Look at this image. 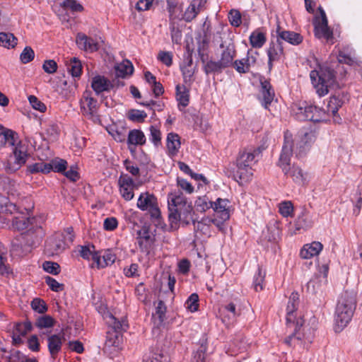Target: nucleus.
Returning a JSON list of instances; mask_svg holds the SVG:
<instances>
[{
  "label": "nucleus",
  "instance_id": "bb28decb",
  "mask_svg": "<svg viewBox=\"0 0 362 362\" xmlns=\"http://www.w3.org/2000/svg\"><path fill=\"white\" fill-rule=\"evenodd\" d=\"M91 87L97 95L109 91L112 88L113 85L110 80L103 76H95L92 78Z\"/></svg>",
  "mask_w": 362,
  "mask_h": 362
},
{
  "label": "nucleus",
  "instance_id": "a878e982",
  "mask_svg": "<svg viewBox=\"0 0 362 362\" xmlns=\"http://www.w3.org/2000/svg\"><path fill=\"white\" fill-rule=\"evenodd\" d=\"M166 146L168 156H176L181 147L180 136L176 133H168L166 138Z\"/></svg>",
  "mask_w": 362,
  "mask_h": 362
},
{
  "label": "nucleus",
  "instance_id": "f8f14e48",
  "mask_svg": "<svg viewBox=\"0 0 362 362\" xmlns=\"http://www.w3.org/2000/svg\"><path fill=\"white\" fill-rule=\"evenodd\" d=\"M257 52L249 49L246 57L240 59L235 60L232 66L240 74L249 73L251 68L254 67L257 64Z\"/></svg>",
  "mask_w": 362,
  "mask_h": 362
},
{
  "label": "nucleus",
  "instance_id": "a18cd8bd",
  "mask_svg": "<svg viewBox=\"0 0 362 362\" xmlns=\"http://www.w3.org/2000/svg\"><path fill=\"white\" fill-rule=\"evenodd\" d=\"M168 11L169 12L170 23L175 22L180 19L179 14L181 12V7L177 4V0H170L167 1Z\"/></svg>",
  "mask_w": 362,
  "mask_h": 362
},
{
  "label": "nucleus",
  "instance_id": "b1692460",
  "mask_svg": "<svg viewBox=\"0 0 362 362\" xmlns=\"http://www.w3.org/2000/svg\"><path fill=\"white\" fill-rule=\"evenodd\" d=\"M137 243L141 252H149L153 243V238L146 228H142L137 232Z\"/></svg>",
  "mask_w": 362,
  "mask_h": 362
},
{
  "label": "nucleus",
  "instance_id": "052dcab7",
  "mask_svg": "<svg viewBox=\"0 0 362 362\" xmlns=\"http://www.w3.org/2000/svg\"><path fill=\"white\" fill-rule=\"evenodd\" d=\"M3 357L6 358L7 362H21L25 356L19 351L13 349Z\"/></svg>",
  "mask_w": 362,
  "mask_h": 362
},
{
  "label": "nucleus",
  "instance_id": "6e6552de",
  "mask_svg": "<svg viewBox=\"0 0 362 362\" xmlns=\"http://www.w3.org/2000/svg\"><path fill=\"white\" fill-rule=\"evenodd\" d=\"M29 157L26 148L18 144L12 148L11 153L7 156L4 162V168L7 173H14L24 165Z\"/></svg>",
  "mask_w": 362,
  "mask_h": 362
},
{
  "label": "nucleus",
  "instance_id": "680f3d73",
  "mask_svg": "<svg viewBox=\"0 0 362 362\" xmlns=\"http://www.w3.org/2000/svg\"><path fill=\"white\" fill-rule=\"evenodd\" d=\"M45 280L47 285L53 291L59 292L64 289V284H59L56 279L51 276H46Z\"/></svg>",
  "mask_w": 362,
  "mask_h": 362
},
{
  "label": "nucleus",
  "instance_id": "49530a36",
  "mask_svg": "<svg viewBox=\"0 0 362 362\" xmlns=\"http://www.w3.org/2000/svg\"><path fill=\"white\" fill-rule=\"evenodd\" d=\"M49 166V173L52 170L56 173H64L67 168V162L62 158H55L47 163Z\"/></svg>",
  "mask_w": 362,
  "mask_h": 362
},
{
  "label": "nucleus",
  "instance_id": "9d476101",
  "mask_svg": "<svg viewBox=\"0 0 362 362\" xmlns=\"http://www.w3.org/2000/svg\"><path fill=\"white\" fill-rule=\"evenodd\" d=\"M136 206L141 211H148L153 218L158 219L160 217V211L157 198L153 194L148 192L141 193Z\"/></svg>",
  "mask_w": 362,
  "mask_h": 362
},
{
  "label": "nucleus",
  "instance_id": "4468645a",
  "mask_svg": "<svg viewBox=\"0 0 362 362\" xmlns=\"http://www.w3.org/2000/svg\"><path fill=\"white\" fill-rule=\"evenodd\" d=\"M81 110L85 117L92 119L97 113L98 102L91 96L90 91H85L80 100Z\"/></svg>",
  "mask_w": 362,
  "mask_h": 362
},
{
  "label": "nucleus",
  "instance_id": "37998d69",
  "mask_svg": "<svg viewBox=\"0 0 362 362\" xmlns=\"http://www.w3.org/2000/svg\"><path fill=\"white\" fill-rule=\"evenodd\" d=\"M265 276L266 272L259 266L257 271L255 274L253 278V287L256 291H260L263 290L264 286Z\"/></svg>",
  "mask_w": 362,
  "mask_h": 362
},
{
  "label": "nucleus",
  "instance_id": "79ce46f5",
  "mask_svg": "<svg viewBox=\"0 0 362 362\" xmlns=\"http://www.w3.org/2000/svg\"><path fill=\"white\" fill-rule=\"evenodd\" d=\"M18 38L11 33L1 32V46L8 49H13L18 45Z\"/></svg>",
  "mask_w": 362,
  "mask_h": 362
},
{
  "label": "nucleus",
  "instance_id": "f03ea898",
  "mask_svg": "<svg viewBox=\"0 0 362 362\" xmlns=\"http://www.w3.org/2000/svg\"><path fill=\"white\" fill-rule=\"evenodd\" d=\"M259 148H249L240 151L237 156L236 170L233 173L234 179L240 185L247 183L253 176V165L255 158L260 153Z\"/></svg>",
  "mask_w": 362,
  "mask_h": 362
},
{
  "label": "nucleus",
  "instance_id": "8fccbe9b",
  "mask_svg": "<svg viewBox=\"0 0 362 362\" xmlns=\"http://www.w3.org/2000/svg\"><path fill=\"white\" fill-rule=\"evenodd\" d=\"M68 70L74 77L80 76L82 71V65L81 62L76 57L71 59L68 64Z\"/></svg>",
  "mask_w": 362,
  "mask_h": 362
},
{
  "label": "nucleus",
  "instance_id": "864d4df0",
  "mask_svg": "<svg viewBox=\"0 0 362 362\" xmlns=\"http://www.w3.org/2000/svg\"><path fill=\"white\" fill-rule=\"evenodd\" d=\"M147 114L143 110H132L128 113V118L136 122H142L146 118Z\"/></svg>",
  "mask_w": 362,
  "mask_h": 362
},
{
  "label": "nucleus",
  "instance_id": "4d7b16f0",
  "mask_svg": "<svg viewBox=\"0 0 362 362\" xmlns=\"http://www.w3.org/2000/svg\"><path fill=\"white\" fill-rule=\"evenodd\" d=\"M31 307L33 310L40 314L45 313L47 310L45 302L40 298H34L31 302Z\"/></svg>",
  "mask_w": 362,
  "mask_h": 362
},
{
  "label": "nucleus",
  "instance_id": "c85d7f7f",
  "mask_svg": "<svg viewBox=\"0 0 362 362\" xmlns=\"http://www.w3.org/2000/svg\"><path fill=\"white\" fill-rule=\"evenodd\" d=\"M269 66H272V62L278 61L284 55V48L281 41L276 39V42H271L267 50Z\"/></svg>",
  "mask_w": 362,
  "mask_h": 362
},
{
  "label": "nucleus",
  "instance_id": "f257e3e1",
  "mask_svg": "<svg viewBox=\"0 0 362 362\" xmlns=\"http://www.w3.org/2000/svg\"><path fill=\"white\" fill-rule=\"evenodd\" d=\"M177 185L180 189L174 190L168 195V218L172 226L179 223L188 225L193 218V207L191 202L180 191L184 190L187 194H192L194 188L190 182L184 178L177 177Z\"/></svg>",
  "mask_w": 362,
  "mask_h": 362
},
{
  "label": "nucleus",
  "instance_id": "2eb2a0df",
  "mask_svg": "<svg viewBox=\"0 0 362 362\" xmlns=\"http://www.w3.org/2000/svg\"><path fill=\"white\" fill-rule=\"evenodd\" d=\"M221 54L218 61L226 68L232 66L236 57L235 46L233 42H224L220 44Z\"/></svg>",
  "mask_w": 362,
  "mask_h": 362
},
{
  "label": "nucleus",
  "instance_id": "72a5a7b5",
  "mask_svg": "<svg viewBox=\"0 0 362 362\" xmlns=\"http://www.w3.org/2000/svg\"><path fill=\"white\" fill-rule=\"evenodd\" d=\"M261 83V94L262 96L263 105L265 108H268V105L271 104L274 97V91L272 88L270 83L266 79L260 81Z\"/></svg>",
  "mask_w": 362,
  "mask_h": 362
},
{
  "label": "nucleus",
  "instance_id": "412c9836",
  "mask_svg": "<svg viewBox=\"0 0 362 362\" xmlns=\"http://www.w3.org/2000/svg\"><path fill=\"white\" fill-rule=\"evenodd\" d=\"M206 0H192L182 15L186 22H190L196 18L198 13L204 8Z\"/></svg>",
  "mask_w": 362,
  "mask_h": 362
},
{
  "label": "nucleus",
  "instance_id": "338daca9",
  "mask_svg": "<svg viewBox=\"0 0 362 362\" xmlns=\"http://www.w3.org/2000/svg\"><path fill=\"white\" fill-rule=\"evenodd\" d=\"M158 59L167 66H170L172 65L173 54L170 52H160L158 55Z\"/></svg>",
  "mask_w": 362,
  "mask_h": 362
},
{
  "label": "nucleus",
  "instance_id": "603ef678",
  "mask_svg": "<svg viewBox=\"0 0 362 362\" xmlns=\"http://www.w3.org/2000/svg\"><path fill=\"white\" fill-rule=\"evenodd\" d=\"M186 308L193 313L199 308V296L197 293H192L185 303Z\"/></svg>",
  "mask_w": 362,
  "mask_h": 362
},
{
  "label": "nucleus",
  "instance_id": "58836bf2",
  "mask_svg": "<svg viewBox=\"0 0 362 362\" xmlns=\"http://www.w3.org/2000/svg\"><path fill=\"white\" fill-rule=\"evenodd\" d=\"M176 98L179 106L183 108L187 107L189 101V91L185 86L177 85L176 86Z\"/></svg>",
  "mask_w": 362,
  "mask_h": 362
},
{
  "label": "nucleus",
  "instance_id": "bf43d9fd",
  "mask_svg": "<svg viewBox=\"0 0 362 362\" xmlns=\"http://www.w3.org/2000/svg\"><path fill=\"white\" fill-rule=\"evenodd\" d=\"M28 100L33 109L40 111V112H45L46 111V105L42 103L36 96L30 95Z\"/></svg>",
  "mask_w": 362,
  "mask_h": 362
},
{
  "label": "nucleus",
  "instance_id": "9b49d317",
  "mask_svg": "<svg viewBox=\"0 0 362 362\" xmlns=\"http://www.w3.org/2000/svg\"><path fill=\"white\" fill-rule=\"evenodd\" d=\"M208 40L204 38L202 42H199L197 51L202 62L204 64V71L208 75L212 73H221L225 67L218 60L217 62L214 60H209L206 62L207 55L205 53L208 46Z\"/></svg>",
  "mask_w": 362,
  "mask_h": 362
},
{
  "label": "nucleus",
  "instance_id": "ea45409f",
  "mask_svg": "<svg viewBox=\"0 0 362 362\" xmlns=\"http://www.w3.org/2000/svg\"><path fill=\"white\" fill-rule=\"evenodd\" d=\"M62 345V339L59 335L54 334L48 337V349L52 356L59 353Z\"/></svg>",
  "mask_w": 362,
  "mask_h": 362
},
{
  "label": "nucleus",
  "instance_id": "13d9d810",
  "mask_svg": "<svg viewBox=\"0 0 362 362\" xmlns=\"http://www.w3.org/2000/svg\"><path fill=\"white\" fill-rule=\"evenodd\" d=\"M150 130V139L155 146L160 144L161 141V132L156 126H151Z\"/></svg>",
  "mask_w": 362,
  "mask_h": 362
},
{
  "label": "nucleus",
  "instance_id": "3c124183",
  "mask_svg": "<svg viewBox=\"0 0 362 362\" xmlns=\"http://www.w3.org/2000/svg\"><path fill=\"white\" fill-rule=\"evenodd\" d=\"M39 328H49L54 326V320L49 315H44L39 317L35 322Z\"/></svg>",
  "mask_w": 362,
  "mask_h": 362
},
{
  "label": "nucleus",
  "instance_id": "e433bc0d",
  "mask_svg": "<svg viewBox=\"0 0 362 362\" xmlns=\"http://www.w3.org/2000/svg\"><path fill=\"white\" fill-rule=\"evenodd\" d=\"M296 230H307L311 228L313 225V222L308 214V212L303 209L301 214L298 216L296 220Z\"/></svg>",
  "mask_w": 362,
  "mask_h": 362
},
{
  "label": "nucleus",
  "instance_id": "1a4fd4ad",
  "mask_svg": "<svg viewBox=\"0 0 362 362\" xmlns=\"http://www.w3.org/2000/svg\"><path fill=\"white\" fill-rule=\"evenodd\" d=\"M320 16L314 21L315 35L319 39H324L327 42L333 44V32L328 26V21L325 11L320 7Z\"/></svg>",
  "mask_w": 362,
  "mask_h": 362
},
{
  "label": "nucleus",
  "instance_id": "69168bd1",
  "mask_svg": "<svg viewBox=\"0 0 362 362\" xmlns=\"http://www.w3.org/2000/svg\"><path fill=\"white\" fill-rule=\"evenodd\" d=\"M57 64L53 59L45 60L42 64V69L45 72L52 74H54L57 70Z\"/></svg>",
  "mask_w": 362,
  "mask_h": 362
},
{
  "label": "nucleus",
  "instance_id": "2f4dec72",
  "mask_svg": "<svg viewBox=\"0 0 362 362\" xmlns=\"http://www.w3.org/2000/svg\"><path fill=\"white\" fill-rule=\"evenodd\" d=\"M23 240L26 241L30 247H35L39 244L42 237V229L39 227L35 230L30 229L21 235Z\"/></svg>",
  "mask_w": 362,
  "mask_h": 362
},
{
  "label": "nucleus",
  "instance_id": "09e8293b",
  "mask_svg": "<svg viewBox=\"0 0 362 362\" xmlns=\"http://www.w3.org/2000/svg\"><path fill=\"white\" fill-rule=\"evenodd\" d=\"M279 211L284 217H293L294 208L291 201H284L279 204Z\"/></svg>",
  "mask_w": 362,
  "mask_h": 362
},
{
  "label": "nucleus",
  "instance_id": "393cba45",
  "mask_svg": "<svg viewBox=\"0 0 362 362\" xmlns=\"http://www.w3.org/2000/svg\"><path fill=\"white\" fill-rule=\"evenodd\" d=\"M323 249V245L318 241H314L310 244L303 245L300 252V256L303 259H310L317 256Z\"/></svg>",
  "mask_w": 362,
  "mask_h": 362
},
{
  "label": "nucleus",
  "instance_id": "c9c22d12",
  "mask_svg": "<svg viewBox=\"0 0 362 362\" xmlns=\"http://www.w3.org/2000/svg\"><path fill=\"white\" fill-rule=\"evenodd\" d=\"M249 40L252 47L259 49L264 46L267 41L266 33L259 29H257L251 33Z\"/></svg>",
  "mask_w": 362,
  "mask_h": 362
},
{
  "label": "nucleus",
  "instance_id": "f704fd0d",
  "mask_svg": "<svg viewBox=\"0 0 362 362\" xmlns=\"http://www.w3.org/2000/svg\"><path fill=\"white\" fill-rule=\"evenodd\" d=\"M1 136L4 140V146H8L13 148L18 144H22L19 140L18 134L12 129L1 126Z\"/></svg>",
  "mask_w": 362,
  "mask_h": 362
},
{
  "label": "nucleus",
  "instance_id": "ddd939ff",
  "mask_svg": "<svg viewBox=\"0 0 362 362\" xmlns=\"http://www.w3.org/2000/svg\"><path fill=\"white\" fill-rule=\"evenodd\" d=\"M229 201L227 199L218 198L213 202L212 208L214 214L213 218L220 223V225L224 227V223L230 218Z\"/></svg>",
  "mask_w": 362,
  "mask_h": 362
},
{
  "label": "nucleus",
  "instance_id": "39448f33",
  "mask_svg": "<svg viewBox=\"0 0 362 362\" xmlns=\"http://www.w3.org/2000/svg\"><path fill=\"white\" fill-rule=\"evenodd\" d=\"M1 214L11 216L1 217V225L8 226L13 230H25L30 223V218L22 212H18L16 206L9 202L7 198H1Z\"/></svg>",
  "mask_w": 362,
  "mask_h": 362
},
{
  "label": "nucleus",
  "instance_id": "774afa93",
  "mask_svg": "<svg viewBox=\"0 0 362 362\" xmlns=\"http://www.w3.org/2000/svg\"><path fill=\"white\" fill-rule=\"evenodd\" d=\"M118 221L115 217H108L104 220L103 228L105 230L112 231L117 228Z\"/></svg>",
  "mask_w": 362,
  "mask_h": 362
},
{
  "label": "nucleus",
  "instance_id": "0e129e2a",
  "mask_svg": "<svg viewBox=\"0 0 362 362\" xmlns=\"http://www.w3.org/2000/svg\"><path fill=\"white\" fill-rule=\"evenodd\" d=\"M229 21L233 26L238 27L241 23V15L238 10L232 9L228 16Z\"/></svg>",
  "mask_w": 362,
  "mask_h": 362
},
{
  "label": "nucleus",
  "instance_id": "7ed1b4c3",
  "mask_svg": "<svg viewBox=\"0 0 362 362\" xmlns=\"http://www.w3.org/2000/svg\"><path fill=\"white\" fill-rule=\"evenodd\" d=\"M293 153V140L291 134L288 132L284 135V144L280 154L278 165L281 168L285 175L291 177L298 185H303L306 180V175L301 168L293 164L290 167V160Z\"/></svg>",
  "mask_w": 362,
  "mask_h": 362
},
{
  "label": "nucleus",
  "instance_id": "c756f323",
  "mask_svg": "<svg viewBox=\"0 0 362 362\" xmlns=\"http://www.w3.org/2000/svg\"><path fill=\"white\" fill-rule=\"evenodd\" d=\"M32 329V325L27 321L23 323H18L15 326L13 332L12 339L15 344H19L22 342V337L25 336Z\"/></svg>",
  "mask_w": 362,
  "mask_h": 362
},
{
  "label": "nucleus",
  "instance_id": "5701e85b",
  "mask_svg": "<svg viewBox=\"0 0 362 362\" xmlns=\"http://www.w3.org/2000/svg\"><path fill=\"white\" fill-rule=\"evenodd\" d=\"M146 138L144 132L140 129L130 130L127 136L128 148L131 152L134 151V148L136 146H143L146 144Z\"/></svg>",
  "mask_w": 362,
  "mask_h": 362
},
{
  "label": "nucleus",
  "instance_id": "de8ad7c7",
  "mask_svg": "<svg viewBox=\"0 0 362 362\" xmlns=\"http://www.w3.org/2000/svg\"><path fill=\"white\" fill-rule=\"evenodd\" d=\"M213 202H211L206 195L199 197L195 201V206L197 211L205 212L212 208Z\"/></svg>",
  "mask_w": 362,
  "mask_h": 362
},
{
  "label": "nucleus",
  "instance_id": "20e7f679",
  "mask_svg": "<svg viewBox=\"0 0 362 362\" xmlns=\"http://www.w3.org/2000/svg\"><path fill=\"white\" fill-rule=\"evenodd\" d=\"M356 308V298L353 293L344 292L337 305L334 315V331L341 332L350 322Z\"/></svg>",
  "mask_w": 362,
  "mask_h": 362
},
{
  "label": "nucleus",
  "instance_id": "a211bd4d",
  "mask_svg": "<svg viewBox=\"0 0 362 362\" xmlns=\"http://www.w3.org/2000/svg\"><path fill=\"white\" fill-rule=\"evenodd\" d=\"M65 242L62 234H55L49 238L45 243L47 252L52 255H58L65 249Z\"/></svg>",
  "mask_w": 362,
  "mask_h": 362
},
{
  "label": "nucleus",
  "instance_id": "cd10ccee",
  "mask_svg": "<svg viewBox=\"0 0 362 362\" xmlns=\"http://www.w3.org/2000/svg\"><path fill=\"white\" fill-rule=\"evenodd\" d=\"M299 325L300 327L303 325L301 320L300 321H297L295 327V332L285 339V343L288 346H296L297 345H300L302 339H306L310 341V337L309 336H306L305 333L300 332V328L298 327Z\"/></svg>",
  "mask_w": 362,
  "mask_h": 362
},
{
  "label": "nucleus",
  "instance_id": "6e6d98bb",
  "mask_svg": "<svg viewBox=\"0 0 362 362\" xmlns=\"http://www.w3.org/2000/svg\"><path fill=\"white\" fill-rule=\"evenodd\" d=\"M35 57V52L30 47H25L20 55L23 64L30 62Z\"/></svg>",
  "mask_w": 362,
  "mask_h": 362
},
{
  "label": "nucleus",
  "instance_id": "aec40b11",
  "mask_svg": "<svg viewBox=\"0 0 362 362\" xmlns=\"http://www.w3.org/2000/svg\"><path fill=\"white\" fill-rule=\"evenodd\" d=\"M76 42L81 49L88 52H94L99 49L98 42L83 33L77 34Z\"/></svg>",
  "mask_w": 362,
  "mask_h": 362
},
{
  "label": "nucleus",
  "instance_id": "4be33fe9",
  "mask_svg": "<svg viewBox=\"0 0 362 362\" xmlns=\"http://www.w3.org/2000/svg\"><path fill=\"white\" fill-rule=\"evenodd\" d=\"M214 224L220 231L224 230V227L220 225V223L213 217L206 216L202 218L200 221L194 223V228L197 231L202 232L204 235H210V226Z\"/></svg>",
  "mask_w": 362,
  "mask_h": 362
},
{
  "label": "nucleus",
  "instance_id": "dca6fc26",
  "mask_svg": "<svg viewBox=\"0 0 362 362\" xmlns=\"http://www.w3.org/2000/svg\"><path fill=\"white\" fill-rule=\"evenodd\" d=\"M315 132L308 129H302L300 130L296 137L295 141L296 145L298 146L300 151L298 154L306 151L315 141Z\"/></svg>",
  "mask_w": 362,
  "mask_h": 362
},
{
  "label": "nucleus",
  "instance_id": "6ab92c4d",
  "mask_svg": "<svg viewBox=\"0 0 362 362\" xmlns=\"http://www.w3.org/2000/svg\"><path fill=\"white\" fill-rule=\"evenodd\" d=\"M276 39L279 41H285L292 45L296 46L303 42V37L300 33L290 30H285L278 26L276 29Z\"/></svg>",
  "mask_w": 362,
  "mask_h": 362
},
{
  "label": "nucleus",
  "instance_id": "e2e57ef3",
  "mask_svg": "<svg viewBox=\"0 0 362 362\" xmlns=\"http://www.w3.org/2000/svg\"><path fill=\"white\" fill-rule=\"evenodd\" d=\"M63 6L66 8H69L74 12H81L83 11V6L76 0H65L63 2Z\"/></svg>",
  "mask_w": 362,
  "mask_h": 362
},
{
  "label": "nucleus",
  "instance_id": "f3484780",
  "mask_svg": "<svg viewBox=\"0 0 362 362\" xmlns=\"http://www.w3.org/2000/svg\"><path fill=\"white\" fill-rule=\"evenodd\" d=\"M118 185L121 196L126 201L132 200L134 196V183L132 178L128 175H121L118 180Z\"/></svg>",
  "mask_w": 362,
  "mask_h": 362
},
{
  "label": "nucleus",
  "instance_id": "7c9ffc66",
  "mask_svg": "<svg viewBox=\"0 0 362 362\" xmlns=\"http://www.w3.org/2000/svg\"><path fill=\"white\" fill-rule=\"evenodd\" d=\"M342 101L337 96H332L329 98L327 106V117L332 115L334 117V122L339 123L341 120V117L337 115L339 109L342 106Z\"/></svg>",
  "mask_w": 362,
  "mask_h": 362
},
{
  "label": "nucleus",
  "instance_id": "c03bdc74",
  "mask_svg": "<svg viewBox=\"0 0 362 362\" xmlns=\"http://www.w3.org/2000/svg\"><path fill=\"white\" fill-rule=\"evenodd\" d=\"M49 166L47 163L39 162L33 164L27 165L26 170L28 173L35 174V173H43L47 174L49 173Z\"/></svg>",
  "mask_w": 362,
  "mask_h": 362
},
{
  "label": "nucleus",
  "instance_id": "a19ab883",
  "mask_svg": "<svg viewBox=\"0 0 362 362\" xmlns=\"http://www.w3.org/2000/svg\"><path fill=\"white\" fill-rule=\"evenodd\" d=\"M116 74L118 77L124 78L127 75L132 74L134 67L132 62L129 60L123 61L119 64L116 68Z\"/></svg>",
  "mask_w": 362,
  "mask_h": 362
},
{
  "label": "nucleus",
  "instance_id": "5fc2aeb1",
  "mask_svg": "<svg viewBox=\"0 0 362 362\" xmlns=\"http://www.w3.org/2000/svg\"><path fill=\"white\" fill-rule=\"evenodd\" d=\"M42 268L45 272L53 275L60 272V266L57 262L46 261L42 264Z\"/></svg>",
  "mask_w": 362,
  "mask_h": 362
},
{
  "label": "nucleus",
  "instance_id": "4c0bfd02",
  "mask_svg": "<svg viewBox=\"0 0 362 362\" xmlns=\"http://www.w3.org/2000/svg\"><path fill=\"white\" fill-rule=\"evenodd\" d=\"M103 262H100L98 258V255L93 257V263L92 267H96L97 268H104L109 265L112 264L115 261V255L110 250H107L103 253Z\"/></svg>",
  "mask_w": 362,
  "mask_h": 362
},
{
  "label": "nucleus",
  "instance_id": "0eeeda50",
  "mask_svg": "<svg viewBox=\"0 0 362 362\" xmlns=\"http://www.w3.org/2000/svg\"><path fill=\"white\" fill-rule=\"evenodd\" d=\"M292 112L296 118L300 121L309 120L318 122L327 120L325 110L315 105H308L305 102L293 104Z\"/></svg>",
  "mask_w": 362,
  "mask_h": 362
},
{
  "label": "nucleus",
  "instance_id": "473e14b6",
  "mask_svg": "<svg viewBox=\"0 0 362 362\" xmlns=\"http://www.w3.org/2000/svg\"><path fill=\"white\" fill-rule=\"evenodd\" d=\"M299 303V295L298 293L293 292L290 297L289 300L287 305V314H286V321L287 323L294 324V320L296 316L294 315L295 311L296 310Z\"/></svg>",
  "mask_w": 362,
  "mask_h": 362
},
{
  "label": "nucleus",
  "instance_id": "423d86ee",
  "mask_svg": "<svg viewBox=\"0 0 362 362\" xmlns=\"http://www.w3.org/2000/svg\"><path fill=\"white\" fill-rule=\"evenodd\" d=\"M310 77L317 93L322 97L328 93V88L334 82L335 74L333 69L320 66L319 69L310 72Z\"/></svg>",
  "mask_w": 362,
  "mask_h": 362
}]
</instances>
